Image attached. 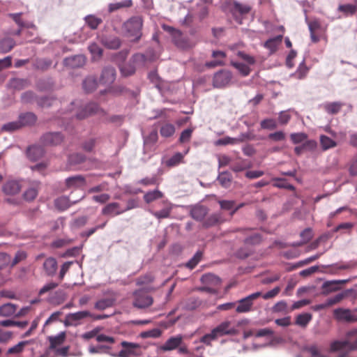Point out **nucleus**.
Here are the masks:
<instances>
[{
  "label": "nucleus",
  "mask_w": 357,
  "mask_h": 357,
  "mask_svg": "<svg viewBox=\"0 0 357 357\" xmlns=\"http://www.w3.org/2000/svg\"><path fill=\"white\" fill-rule=\"evenodd\" d=\"M86 184L85 178L82 175H77L68 177L66 180V185L68 188H81Z\"/></svg>",
  "instance_id": "24"
},
{
  "label": "nucleus",
  "mask_w": 357,
  "mask_h": 357,
  "mask_svg": "<svg viewBox=\"0 0 357 357\" xmlns=\"http://www.w3.org/2000/svg\"><path fill=\"white\" fill-rule=\"evenodd\" d=\"M28 344V341H22L15 346L9 348L7 351V355L20 354L24 349V347Z\"/></svg>",
  "instance_id": "47"
},
{
  "label": "nucleus",
  "mask_w": 357,
  "mask_h": 357,
  "mask_svg": "<svg viewBox=\"0 0 357 357\" xmlns=\"http://www.w3.org/2000/svg\"><path fill=\"white\" fill-rule=\"evenodd\" d=\"M183 159V155L181 153H176L166 161V165L168 167H174L181 163Z\"/></svg>",
  "instance_id": "55"
},
{
  "label": "nucleus",
  "mask_w": 357,
  "mask_h": 357,
  "mask_svg": "<svg viewBox=\"0 0 357 357\" xmlns=\"http://www.w3.org/2000/svg\"><path fill=\"white\" fill-rule=\"evenodd\" d=\"M354 267V264L349 263H337L328 266V272L331 274H337L341 270H348Z\"/></svg>",
  "instance_id": "29"
},
{
  "label": "nucleus",
  "mask_w": 357,
  "mask_h": 357,
  "mask_svg": "<svg viewBox=\"0 0 357 357\" xmlns=\"http://www.w3.org/2000/svg\"><path fill=\"white\" fill-rule=\"evenodd\" d=\"M116 79V70L113 67H106L102 70L100 82L103 84H111Z\"/></svg>",
  "instance_id": "19"
},
{
  "label": "nucleus",
  "mask_w": 357,
  "mask_h": 357,
  "mask_svg": "<svg viewBox=\"0 0 357 357\" xmlns=\"http://www.w3.org/2000/svg\"><path fill=\"white\" fill-rule=\"evenodd\" d=\"M15 45V42L12 38H4L0 40V52L7 53L10 52Z\"/></svg>",
  "instance_id": "36"
},
{
  "label": "nucleus",
  "mask_w": 357,
  "mask_h": 357,
  "mask_svg": "<svg viewBox=\"0 0 357 357\" xmlns=\"http://www.w3.org/2000/svg\"><path fill=\"white\" fill-rule=\"evenodd\" d=\"M66 339V333L61 332L56 336L49 337L50 348L55 349L56 347L62 344Z\"/></svg>",
  "instance_id": "37"
},
{
  "label": "nucleus",
  "mask_w": 357,
  "mask_h": 357,
  "mask_svg": "<svg viewBox=\"0 0 357 357\" xmlns=\"http://www.w3.org/2000/svg\"><path fill=\"white\" fill-rule=\"evenodd\" d=\"M218 181L220 185L225 188H227L230 185L231 176L228 172H222L218 175Z\"/></svg>",
  "instance_id": "51"
},
{
  "label": "nucleus",
  "mask_w": 357,
  "mask_h": 357,
  "mask_svg": "<svg viewBox=\"0 0 357 357\" xmlns=\"http://www.w3.org/2000/svg\"><path fill=\"white\" fill-rule=\"evenodd\" d=\"M17 310L15 305L12 303H6L0 307V316L10 317L13 315Z\"/></svg>",
  "instance_id": "35"
},
{
  "label": "nucleus",
  "mask_w": 357,
  "mask_h": 357,
  "mask_svg": "<svg viewBox=\"0 0 357 357\" xmlns=\"http://www.w3.org/2000/svg\"><path fill=\"white\" fill-rule=\"evenodd\" d=\"M102 109L95 102H90L83 107H81L76 112V118L82 120L92 115L102 112Z\"/></svg>",
  "instance_id": "5"
},
{
  "label": "nucleus",
  "mask_w": 357,
  "mask_h": 357,
  "mask_svg": "<svg viewBox=\"0 0 357 357\" xmlns=\"http://www.w3.org/2000/svg\"><path fill=\"white\" fill-rule=\"evenodd\" d=\"M164 208L158 211H152V215L158 220L167 218L169 217L172 207L169 203L163 202Z\"/></svg>",
  "instance_id": "28"
},
{
  "label": "nucleus",
  "mask_w": 357,
  "mask_h": 357,
  "mask_svg": "<svg viewBox=\"0 0 357 357\" xmlns=\"http://www.w3.org/2000/svg\"><path fill=\"white\" fill-rule=\"evenodd\" d=\"M282 35H278L269 38L264 43V47L268 50L271 54H273L278 50V47L282 43Z\"/></svg>",
  "instance_id": "22"
},
{
  "label": "nucleus",
  "mask_w": 357,
  "mask_h": 357,
  "mask_svg": "<svg viewBox=\"0 0 357 357\" xmlns=\"http://www.w3.org/2000/svg\"><path fill=\"white\" fill-rule=\"evenodd\" d=\"M273 180L275 181L273 183L274 187L287 189L291 191L295 190V187L293 185L289 183L284 178H275Z\"/></svg>",
  "instance_id": "43"
},
{
  "label": "nucleus",
  "mask_w": 357,
  "mask_h": 357,
  "mask_svg": "<svg viewBox=\"0 0 357 357\" xmlns=\"http://www.w3.org/2000/svg\"><path fill=\"white\" fill-rule=\"evenodd\" d=\"M245 243L247 245H257L261 241V236L258 233H254L245 239Z\"/></svg>",
  "instance_id": "60"
},
{
  "label": "nucleus",
  "mask_w": 357,
  "mask_h": 357,
  "mask_svg": "<svg viewBox=\"0 0 357 357\" xmlns=\"http://www.w3.org/2000/svg\"><path fill=\"white\" fill-rule=\"evenodd\" d=\"M303 350L310 353L312 357H328L327 355L321 354L315 344L305 346L303 348Z\"/></svg>",
  "instance_id": "50"
},
{
  "label": "nucleus",
  "mask_w": 357,
  "mask_h": 357,
  "mask_svg": "<svg viewBox=\"0 0 357 357\" xmlns=\"http://www.w3.org/2000/svg\"><path fill=\"white\" fill-rule=\"evenodd\" d=\"M260 296H261V293L258 291L239 300L236 308V312L246 313L250 312L252 308L253 301Z\"/></svg>",
  "instance_id": "6"
},
{
  "label": "nucleus",
  "mask_w": 357,
  "mask_h": 357,
  "mask_svg": "<svg viewBox=\"0 0 357 357\" xmlns=\"http://www.w3.org/2000/svg\"><path fill=\"white\" fill-rule=\"evenodd\" d=\"M262 129L274 130L278 127L276 121L273 119H265L260 123Z\"/></svg>",
  "instance_id": "56"
},
{
  "label": "nucleus",
  "mask_w": 357,
  "mask_h": 357,
  "mask_svg": "<svg viewBox=\"0 0 357 357\" xmlns=\"http://www.w3.org/2000/svg\"><path fill=\"white\" fill-rule=\"evenodd\" d=\"M320 144L324 151L335 147L337 146V143L334 140L326 135H321L320 137Z\"/></svg>",
  "instance_id": "44"
},
{
  "label": "nucleus",
  "mask_w": 357,
  "mask_h": 357,
  "mask_svg": "<svg viewBox=\"0 0 357 357\" xmlns=\"http://www.w3.org/2000/svg\"><path fill=\"white\" fill-rule=\"evenodd\" d=\"M307 137V135L305 132H294L290 135V139L294 144L304 143Z\"/></svg>",
  "instance_id": "54"
},
{
  "label": "nucleus",
  "mask_w": 357,
  "mask_h": 357,
  "mask_svg": "<svg viewBox=\"0 0 357 357\" xmlns=\"http://www.w3.org/2000/svg\"><path fill=\"white\" fill-rule=\"evenodd\" d=\"M88 49L94 59H99L102 55V49L100 47L99 45L96 43L91 44Z\"/></svg>",
  "instance_id": "59"
},
{
  "label": "nucleus",
  "mask_w": 357,
  "mask_h": 357,
  "mask_svg": "<svg viewBox=\"0 0 357 357\" xmlns=\"http://www.w3.org/2000/svg\"><path fill=\"white\" fill-rule=\"evenodd\" d=\"M85 22L91 29H96L102 20L94 15H88L85 17Z\"/></svg>",
  "instance_id": "49"
},
{
  "label": "nucleus",
  "mask_w": 357,
  "mask_h": 357,
  "mask_svg": "<svg viewBox=\"0 0 357 357\" xmlns=\"http://www.w3.org/2000/svg\"><path fill=\"white\" fill-rule=\"evenodd\" d=\"M133 206H128L125 209H122L117 202H112L105 205L102 209V214L104 215L116 216L132 209Z\"/></svg>",
  "instance_id": "8"
},
{
  "label": "nucleus",
  "mask_w": 357,
  "mask_h": 357,
  "mask_svg": "<svg viewBox=\"0 0 357 357\" xmlns=\"http://www.w3.org/2000/svg\"><path fill=\"white\" fill-rule=\"evenodd\" d=\"M344 105V104L341 102H326L323 105L322 107L326 113L328 114L335 115L340 112Z\"/></svg>",
  "instance_id": "25"
},
{
  "label": "nucleus",
  "mask_w": 357,
  "mask_h": 357,
  "mask_svg": "<svg viewBox=\"0 0 357 357\" xmlns=\"http://www.w3.org/2000/svg\"><path fill=\"white\" fill-rule=\"evenodd\" d=\"M85 156L81 153H74L69 156L68 161L70 165L81 164L85 160Z\"/></svg>",
  "instance_id": "62"
},
{
  "label": "nucleus",
  "mask_w": 357,
  "mask_h": 357,
  "mask_svg": "<svg viewBox=\"0 0 357 357\" xmlns=\"http://www.w3.org/2000/svg\"><path fill=\"white\" fill-rule=\"evenodd\" d=\"M162 334V331L158 328H153L150 331H144L140 334V336L142 338H147V337H159Z\"/></svg>",
  "instance_id": "61"
},
{
  "label": "nucleus",
  "mask_w": 357,
  "mask_h": 357,
  "mask_svg": "<svg viewBox=\"0 0 357 357\" xmlns=\"http://www.w3.org/2000/svg\"><path fill=\"white\" fill-rule=\"evenodd\" d=\"M173 42L178 47L181 49L191 48L194 45L192 43L183 36L181 40H177V38H174Z\"/></svg>",
  "instance_id": "53"
},
{
  "label": "nucleus",
  "mask_w": 357,
  "mask_h": 357,
  "mask_svg": "<svg viewBox=\"0 0 357 357\" xmlns=\"http://www.w3.org/2000/svg\"><path fill=\"white\" fill-rule=\"evenodd\" d=\"M132 5V0H123L121 2L109 3L108 6V11L111 13L121 8L131 7Z\"/></svg>",
  "instance_id": "33"
},
{
  "label": "nucleus",
  "mask_w": 357,
  "mask_h": 357,
  "mask_svg": "<svg viewBox=\"0 0 357 357\" xmlns=\"http://www.w3.org/2000/svg\"><path fill=\"white\" fill-rule=\"evenodd\" d=\"M43 271L47 277H54L58 269L57 261L54 257L47 258L43 264Z\"/></svg>",
  "instance_id": "15"
},
{
  "label": "nucleus",
  "mask_w": 357,
  "mask_h": 357,
  "mask_svg": "<svg viewBox=\"0 0 357 357\" xmlns=\"http://www.w3.org/2000/svg\"><path fill=\"white\" fill-rule=\"evenodd\" d=\"M92 316V313L89 311L84 310L74 313H69L66 317V326H78L81 324V321L85 318Z\"/></svg>",
  "instance_id": "7"
},
{
  "label": "nucleus",
  "mask_w": 357,
  "mask_h": 357,
  "mask_svg": "<svg viewBox=\"0 0 357 357\" xmlns=\"http://www.w3.org/2000/svg\"><path fill=\"white\" fill-rule=\"evenodd\" d=\"M344 349H346L348 353L357 351V328L348 331L344 340H335L330 344V352L333 353Z\"/></svg>",
  "instance_id": "1"
},
{
  "label": "nucleus",
  "mask_w": 357,
  "mask_h": 357,
  "mask_svg": "<svg viewBox=\"0 0 357 357\" xmlns=\"http://www.w3.org/2000/svg\"><path fill=\"white\" fill-rule=\"evenodd\" d=\"M309 70V68L305 65V61H303L299 64L296 71L294 73V75L299 79H303L307 76Z\"/></svg>",
  "instance_id": "48"
},
{
  "label": "nucleus",
  "mask_w": 357,
  "mask_h": 357,
  "mask_svg": "<svg viewBox=\"0 0 357 357\" xmlns=\"http://www.w3.org/2000/svg\"><path fill=\"white\" fill-rule=\"evenodd\" d=\"M72 264V261H66L62 264L58 276V280L59 282H61L63 280L65 275L69 271Z\"/></svg>",
  "instance_id": "64"
},
{
  "label": "nucleus",
  "mask_w": 357,
  "mask_h": 357,
  "mask_svg": "<svg viewBox=\"0 0 357 357\" xmlns=\"http://www.w3.org/2000/svg\"><path fill=\"white\" fill-rule=\"evenodd\" d=\"M305 22L307 24L309 31L310 33V38L313 43H318L320 40V36L318 32L321 29V22L318 19L309 20L305 18Z\"/></svg>",
  "instance_id": "13"
},
{
  "label": "nucleus",
  "mask_w": 357,
  "mask_h": 357,
  "mask_svg": "<svg viewBox=\"0 0 357 357\" xmlns=\"http://www.w3.org/2000/svg\"><path fill=\"white\" fill-rule=\"evenodd\" d=\"M232 78L231 73L227 70H220L213 77V84L215 87L222 88L227 85Z\"/></svg>",
  "instance_id": "11"
},
{
  "label": "nucleus",
  "mask_w": 357,
  "mask_h": 357,
  "mask_svg": "<svg viewBox=\"0 0 357 357\" xmlns=\"http://www.w3.org/2000/svg\"><path fill=\"white\" fill-rule=\"evenodd\" d=\"M63 140V136L59 132H50L44 134L40 142L45 146H56Z\"/></svg>",
  "instance_id": "9"
},
{
  "label": "nucleus",
  "mask_w": 357,
  "mask_h": 357,
  "mask_svg": "<svg viewBox=\"0 0 357 357\" xmlns=\"http://www.w3.org/2000/svg\"><path fill=\"white\" fill-rule=\"evenodd\" d=\"M217 340V337L211 331L210 333L205 334L199 339V342L204 344L206 346L211 347L212 342Z\"/></svg>",
  "instance_id": "63"
},
{
  "label": "nucleus",
  "mask_w": 357,
  "mask_h": 357,
  "mask_svg": "<svg viewBox=\"0 0 357 357\" xmlns=\"http://www.w3.org/2000/svg\"><path fill=\"white\" fill-rule=\"evenodd\" d=\"M20 190V185L17 181H8L3 186V191L6 195H15Z\"/></svg>",
  "instance_id": "30"
},
{
  "label": "nucleus",
  "mask_w": 357,
  "mask_h": 357,
  "mask_svg": "<svg viewBox=\"0 0 357 357\" xmlns=\"http://www.w3.org/2000/svg\"><path fill=\"white\" fill-rule=\"evenodd\" d=\"M338 10L342 12L344 16L353 15L357 11V6L353 4L340 5Z\"/></svg>",
  "instance_id": "42"
},
{
  "label": "nucleus",
  "mask_w": 357,
  "mask_h": 357,
  "mask_svg": "<svg viewBox=\"0 0 357 357\" xmlns=\"http://www.w3.org/2000/svg\"><path fill=\"white\" fill-rule=\"evenodd\" d=\"M333 316L337 321L347 322L357 321V314H354L349 309L337 308L333 310Z\"/></svg>",
  "instance_id": "12"
},
{
  "label": "nucleus",
  "mask_w": 357,
  "mask_h": 357,
  "mask_svg": "<svg viewBox=\"0 0 357 357\" xmlns=\"http://www.w3.org/2000/svg\"><path fill=\"white\" fill-rule=\"evenodd\" d=\"M143 21L140 17H132L127 20L123 26L127 36L134 37L133 41L137 42L142 37Z\"/></svg>",
  "instance_id": "2"
},
{
  "label": "nucleus",
  "mask_w": 357,
  "mask_h": 357,
  "mask_svg": "<svg viewBox=\"0 0 357 357\" xmlns=\"http://www.w3.org/2000/svg\"><path fill=\"white\" fill-rule=\"evenodd\" d=\"M114 305V299L112 298H102L98 301L95 303V308L98 310H104Z\"/></svg>",
  "instance_id": "45"
},
{
  "label": "nucleus",
  "mask_w": 357,
  "mask_h": 357,
  "mask_svg": "<svg viewBox=\"0 0 357 357\" xmlns=\"http://www.w3.org/2000/svg\"><path fill=\"white\" fill-rule=\"evenodd\" d=\"M55 206L59 211H65L70 206V200L67 197H60L54 201Z\"/></svg>",
  "instance_id": "41"
},
{
  "label": "nucleus",
  "mask_w": 357,
  "mask_h": 357,
  "mask_svg": "<svg viewBox=\"0 0 357 357\" xmlns=\"http://www.w3.org/2000/svg\"><path fill=\"white\" fill-rule=\"evenodd\" d=\"M225 221L221 213H215L208 216L203 222V227H211Z\"/></svg>",
  "instance_id": "26"
},
{
  "label": "nucleus",
  "mask_w": 357,
  "mask_h": 357,
  "mask_svg": "<svg viewBox=\"0 0 357 357\" xmlns=\"http://www.w3.org/2000/svg\"><path fill=\"white\" fill-rule=\"evenodd\" d=\"M21 128H22V126L20 124V122L19 121V120H17L15 121L9 122V123L4 124L2 126L1 130L3 131H6V132H13V131L19 130Z\"/></svg>",
  "instance_id": "57"
},
{
  "label": "nucleus",
  "mask_w": 357,
  "mask_h": 357,
  "mask_svg": "<svg viewBox=\"0 0 357 357\" xmlns=\"http://www.w3.org/2000/svg\"><path fill=\"white\" fill-rule=\"evenodd\" d=\"M231 322L226 321L222 322L218 326L212 330L217 339L225 335H232L235 333V329L230 328Z\"/></svg>",
  "instance_id": "16"
},
{
  "label": "nucleus",
  "mask_w": 357,
  "mask_h": 357,
  "mask_svg": "<svg viewBox=\"0 0 357 357\" xmlns=\"http://www.w3.org/2000/svg\"><path fill=\"white\" fill-rule=\"evenodd\" d=\"M350 280H335L326 281L321 286V294L328 295L331 293L335 292L341 289L340 284L347 283Z\"/></svg>",
  "instance_id": "10"
},
{
  "label": "nucleus",
  "mask_w": 357,
  "mask_h": 357,
  "mask_svg": "<svg viewBox=\"0 0 357 357\" xmlns=\"http://www.w3.org/2000/svg\"><path fill=\"white\" fill-rule=\"evenodd\" d=\"M203 253L201 251H197L193 257L190 259L185 264V266L190 269H193L198 263L201 261Z\"/></svg>",
  "instance_id": "52"
},
{
  "label": "nucleus",
  "mask_w": 357,
  "mask_h": 357,
  "mask_svg": "<svg viewBox=\"0 0 357 357\" xmlns=\"http://www.w3.org/2000/svg\"><path fill=\"white\" fill-rule=\"evenodd\" d=\"M175 126L174 124L170 123H163L160 129V133L163 137H170L175 132Z\"/></svg>",
  "instance_id": "32"
},
{
  "label": "nucleus",
  "mask_w": 357,
  "mask_h": 357,
  "mask_svg": "<svg viewBox=\"0 0 357 357\" xmlns=\"http://www.w3.org/2000/svg\"><path fill=\"white\" fill-rule=\"evenodd\" d=\"M44 149L38 145H32L27 149L26 155L32 161L40 159L44 155Z\"/></svg>",
  "instance_id": "23"
},
{
  "label": "nucleus",
  "mask_w": 357,
  "mask_h": 357,
  "mask_svg": "<svg viewBox=\"0 0 357 357\" xmlns=\"http://www.w3.org/2000/svg\"><path fill=\"white\" fill-rule=\"evenodd\" d=\"M100 42L106 48L111 50L119 49L121 44L119 37L112 35H102L100 38Z\"/></svg>",
  "instance_id": "14"
},
{
  "label": "nucleus",
  "mask_w": 357,
  "mask_h": 357,
  "mask_svg": "<svg viewBox=\"0 0 357 357\" xmlns=\"http://www.w3.org/2000/svg\"><path fill=\"white\" fill-rule=\"evenodd\" d=\"M153 302V298L143 290L136 291L133 294L132 305L137 308L148 307L152 305Z\"/></svg>",
  "instance_id": "4"
},
{
  "label": "nucleus",
  "mask_w": 357,
  "mask_h": 357,
  "mask_svg": "<svg viewBox=\"0 0 357 357\" xmlns=\"http://www.w3.org/2000/svg\"><path fill=\"white\" fill-rule=\"evenodd\" d=\"M231 65L237 69L241 75L244 77L248 76L251 72L250 67L243 63L231 61Z\"/></svg>",
  "instance_id": "46"
},
{
  "label": "nucleus",
  "mask_w": 357,
  "mask_h": 357,
  "mask_svg": "<svg viewBox=\"0 0 357 357\" xmlns=\"http://www.w3.org/2000/svg\"><path fill=\"white\" fill-rule=\"evenodd\" d=\"M212 56L213 58L217 59L215 61L208 62L206 63V66L210 68H213L217 66H222L224 64L223 61L219 60V59H224L226 56V54L224 52L222 51H213Z\"/></svg>",
  "instance_id": "38"
},
{
  "label": "nucleus",
  "mask_w": 357,
  "mask_h": 357,
  "mask_svg": "<svg viewBox=\"0 0 357 357\" xmlns=\"http://www.w3.org/2000/svg\"><path fill=\"white\" fill-rule=\"evenodd\" d=\"M22 127L33 125L37 121V116L32 112L21 114L18 119Z\"/></svg>",
  "instance_id": "27"
},
{
  "label": "nucleus",
  "mask_w": 357,
  "mask_h": 357,
  "mask_svg": "<svg viewBox=\"0 0 357 357\" xmlns=\"http://www.w3.org/2000/svg\"><path fill=\"white\" fill-rule=\"evenodd\" d=\"M183 342V337L177 335L169 338L165 344L160 346V349L163 351H172L177 349Z\"/></svg>",
  "instance_id": "17"
},
{
  "label": "nucleus",
  "mask_w": 357,
  "mask_h": 357,
  "mask_svg": "<svg viewBox=\"0 0 357 357\" xmlns=\"http://www.w3.org/2000/svg\"><path fill=\"white\" fill-rule=\"evenodd\" d=\"M85 63V58L82 55H75L71 57L66 58L63 64L70 68L82 67Z\"/></svg>",
  "instance_id": "21"
},
{
  "label": "nucleus",
  "mask_w": 357,
  "mask_h": 357,
  "mask_svg": "<svg viewBox=\"0 0 357 357\" xmlns=\"http://www.w3.org/2000/svg\"><path fill=\"white\" fill-rule=\"evenodd\" d=\"M163 197V193L159 190L149 191L144 195V200L146 203L150 204L153 201L160 199Z\"/></svg>",
  "instance_id": "34"
},
{
  "label": "nucleus",
  "mask_w": 357,
  "mask_h": 357,
  "mask_svg": "<svg viewBox=\"0 0 357 357\" xmlns=\"http://www.w3.org/2000/svg\"><path fill=\"white\" fill-rule=\"evenodd\" d=\"M346 292H341L337 294H336L335 296L329 298L326 300V303L328 304V307H331L333 305L337 304L340 303L346 296H347Z\"/></svg>",
  "instance_id": "58"
},
{
  "label": "nucleus",
  "mask_w": 357,
  "mask_h": 357,
  "mask_svg": "<svg viewBox=\"0 0 357 357\" xmlns=\"http://www.w3.org/2000/svg\"><path fill=\"white\" fill-rule=\"evenodd\" d=\"M98 87V82L96 77L89 76L83 82V88L86 93H91Z\"/></svg>",
  "instance_id": "31"
},
{
  "label": "nucleus",
  "mask_w": 357,
  "mask_h": 357,
  "mask_svg": "<svg viewBox=\"0 0 357 357\" xmlns=\"http://www.w3.org/2000/svg\"><path fill=\"white\" fill-rule=\"evenodd\" d=\"M123 347L118 354H112L113 357L139 356L142 354L141 346L139 344L123 341L121 342Z\"/></svg>",
  "instance_id": "3"
},
{
  "label": "nucleus",
  "mask_w": 357,
  "mask_h": 357,
  "mask_svg": "<svg viewBox=\"0 0 357 357\" xmlns=\"http://www.w3.org/2000/svg\"><path fill=\"white\" fill-rule=\"evenodd\" d=\"M312 315L310 313L300 314L296 317V324L301 327H306L312 320Z\"/></svg>",
  "instance_id": "40"
},
{
  "label": "nucleus",
  "mask_w": 357,
  "mask_h": 357,
  "mask_svg": "<svg viewBox=\"0 0 357 357\" xmlns=\"http://www.w3.org/2000/svg\"><path fill=\"white\" fill-rule=\"evenodd\" d=\"M246 139H248V135L243 133L238 137H225L223 138L219 139L215 142V145L217 146H225L227 144H237L243 142Z\"/></svg>",
  "instance_id": "18"
},
{
  "label": "nucleus",
  "mask_w": 357,
  "mask_h": 357,
  "mask_svg": "<svg viewBox=\"0 0 357 357\" xmlns=\"http://www.w3.org/2000/svg\"><path fill=\"white\" fill-rule=\"evenodd\" d=\"M251 10V7L248 4H242L238 2L233 3L234 14L238 13L241 15L248 14Z\"/></svg>",
  "instance_id": "39"
},
{
  "label": "nucleus",
  "mask_w": 357,
  "mask_h": 357,
  "mask_svg": "<svg viewBox=\"0 0 357 357\" xmlns=\"http://www.w3.org/2000/svg\"><path fill=\"white\" fill-rule=\"evenodd\" d=\"M208 212L207 207L202 205H195L190 209V216L197 221H202Z\"/></svg>",
  "instance_id": "20"
}]
</instances>
